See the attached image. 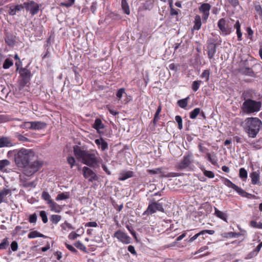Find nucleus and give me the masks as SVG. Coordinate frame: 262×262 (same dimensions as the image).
Segmentation results:
<instances>
[{
	"label": "nucleus",
	"mask_w": 262,
	"mask_h": 262,
	"mask_svg": "<svg viewBox=\"0 0 262 262\" xmlns=\"http://www.w3.org/2000/svg\"><path fill=\"white\" fill-rule=\"evenodd\" d=\"M251 61H252V60H248V59H246L243 60L241 62L240 68H251L252 67L251 63H250Z\"/></svg>",
	"instance_id": "09e8293b"
},
{
	"label": "nucleus",
	"mask_w": 262,
	"mask_h": 262,
	"mask_svg": "<svg viewBox=\"0 0 262 262\" xmlns=\"http://www.w3.org/2000/svg\"><path fill=\"white\" fill-rule=\"evenodd\" d=\"M70 197V193L69 192H64L62 193H59L56 198V201H61L67 199H69Z\"/></svg>",
	"instance_id": "7c9ffc66"
},
{
	"label": "nucleus",
	"mask_w": 262,
	"mask_h": 262,
	"mask_svg": "<svg viewBox=\"0 0 262 262\" xmlns=\"http://www.w3.org/2000/svg\"><path fill=\"white\" fill-rule=\"evenodd\" d=\"M255 10L258 13L260 17L262 18V7L259 4L254 6Z\"/></svg>",
	"instance_id": "052dcab7"
},
{
	"label": "nucleus",
	"mask_w": 262,
	"mask_h": 262,
	"mask_svg": "<svg viewBox=\"0 0 262 262\" xmlns=\"http://www.w3.org/2000/svg\"><path fill=\"white\" fill-rule=\"evenodd\" d=\"M13 64V60L10 58H7L3 65V68L4 69H8Z\"/></svg>",
	"instance_id": "4c0bfd02"
},
{
	"label": "nucleus",
	"mask_w": 262,
	"mask_h": 262,
	"mask_svg": "<svg viewBox=\"0 0 262 262\" xmlns=\"http://www.w3.org/2000/svg\"><path fill=\"white\" fill-rule=\"evenodd\" d=\"M5 187H4L1 191H0V195L4 199L5 196L7 195H11V189L8 188V185H5Z\"/></svg>",
	"instance_id": "c85d7f7f"
},
{
	"label": "nucleus",
	"mask_w": 262,
	"mask_h": 262,
	"mask_svg": "<svg viewBox=\"0 0 262 262\" xmlns=\"http://www.w3.org/2000/svg\"><path fill=\"white\" fill-rule=\"evenodd\" d=\"M31 121H25L22 124L19 125L20 128L27 129H31Z\"/></svg>",
	"instance_id": "a18cd8bd"
},
{
	"label": "nucleus",
	"mask_w": 262,
	"mask_h": 262,
	"mask_svg": "<svg viewBox=\"0 0 262 262\" xmlns=\"http://www.w3.org/2000/svg\"><path fill=\"white\" fill-rule=\"evenodd\" d=\"M125 90L124 88H121L118 90L116 94V96L119 98V100H120L122 98L123 94L125 93Z\"/></svg>",
	"instance_id": "0e129e2a"
},
{
	"label": "nucleus",
	"mask_w": 262,
	"mask_h": 262,
	"mask_svg": "<svg viewBox=\"0 0 262 262\" xmlns=\"http://www.w3.org/2000/svg\"><path fill=\"white\" fill-rule=\"evenodd\" d=\"M39 215L42 219V221L43 223H47L48 222V217L45 211H40Z\"/></svg>",
	"instance_id": "864d4df0"
},
{
	"label": "nucleus",
	"mask_w": 262,
	"mask_h": 262,
	"mask_svg": "<svg viewBox=\"0 0 262 262\" xmlns=\"http://www.w3.org/2000/svg\"><path fill=\"white\" fill-rule=\"evenodd\" d=\"M250 225L253 228L262 229V223L261 222L257 223L255 221H251L250 222Z\"/></svg>",
	"instance_id": "8fccbe9b"
},
{
	"label": "nucleus",
	"mask_w": 262,
	"mask_h": 262,
	"mask_svg": "<svg viewBox=\"0 0 262 262\" xmlns=\"http://www.w3.org/2000/svg\"><path fill=\"white\" fill-rule=\"evenodd\" d=\"M189 97H187L184 99H182L178 101L177 103L178 105L182 108H185L188 103Z\"/></svg>",
	"instance_id": "c756f323"
},
{
	"label": "nucleus",
	"mask_w": 262,
	"mask_h": 262,
	"mask_svg": "<svg viewBox=\"0 0 262 262\" xmlns=\"http://www.w3.org/2000/svg\"><path fill=\"white\" fill-rule=\"evenodd\" d=\"M121 7L124 11V13L126 14H129L130 11L129 8V6L126 0H122L121 1Z\"/></svg>",
	"instance_id": "2f4dec72"
},
{
	"label": "nucleus",
	"mask_w": 262,
	"mask_h": 262,
	"mask_svg": "<svg viewBox=\"0 0 262 262\" xmlns=\"http://www.w3.org/2000/svg\"><path fill=\"white\" fill-rule=\"evenodd\" d=\"M239 177L242 179L247 178V172L244 168H241L239 171Z\"/></svg>",
	"instance_id": "49530a36"
},
{
	"label": "nucleus",
	"mask_w": 262,
	"mask_h": 262,
	"mask_svg": "<svg viewBox=\"0 0 262 262\" xmlns=\"http://www.w3.org/2000/svg\"><path fill=\"white\" fill-rule=\"evenodd\" d=\"M36 183L35 181H32L28 182V183H24L23 184V187L25 188L27 187H32L35 188L36 187Z\"/></svg>",
	"instance_id": "13d9d810"
},
{
	"label": "nucleus",
	"mask_w": 262,
	"mask_h": 262,
	"mask_svg": "<svg viewBox=\"0 0 262 262\" xmlns=\"http://www.w3.org/2000/svg\"><path fill=\"white\" fill-rule=\"evenodd\" d=\"M24 8L27 11H29L32 15H34L38 13L39 10V5L34 1H30L28 2L23 3Z\"/></svg>",
	"instance_id": "9d476101"
},
{
	"label": "nucleus",
	"mask_w": 262,
	"mask_h": 262,
	"mask_svg": "<svg viewBox=\"0 0 262 262\" xmlns=\"http://www.w3.org/2000/svg\"><path fill=\"white\" fill-rule=\"evenodd\" d=\"M14 137L20 142H26L29 141V139L18 132L14 134Z\"/></svg>",
	"instance_id": "f704fd0d"
},
{
	"label": "nucleus",
	"mask_w": 262,
	"mask_h": 262,
	"mask_svg": "<svg viewBox=\"0 0 262 262\" xmlns=\"http://www.w3.org/2000/svg\"><path fill=\"white\" fill-rule=\"evenodd\" d=\"M210 71L209 70H205L203 71L201 75L202 78H205V81L207 82L209 79Z\"/></svg>",
	"instance_id": "de8ad7c7"
},
{
	"label": "nucleus",
	"mask_w": 262,
	"mask_h": 262,
	"mask_svg": "<svg viewBox=\"0 0 262 262\" xmlns=\"http://www.w3.org/2000/svg\"><path fill=\"white\" fill-rule=\"evenodd\" d=\"M186 236V233H183V234H182L181 235H180L179 236H178L177 239H176V241L174 242V243H173L171 245H169V246H168L167 247H171V246H174L176 245V244H177V243L179 241H180L181 240H182L183 238H184Z\"/></svg>",
	"instance_id": "bf43d9fd"
},
{
	"label": "nucleus",
	"mask_w": 262,
	"mask_h": 262,
	"mask_svg": "<svg viewBox=\"0 0 262 262\" xmlns=\"http://www.w3.org/2000/svg\"><path fill=\"white\" fill-rule=\"evenodd\" d=\"M41 198L46 201H47V204L50 203V201H53L51 199V196L47 191H43L41 194Z\"/></svg>",
	"instance_id": "ea45409f"
},
{
	"label": "nucleus",
	"mask_w": 262,
	"mask_h": 262,
	"mask_svg": "<svg viewBox=\"0 0 262 262\" xmlns=\"http://www.w3.org/2000/svg\"><path fill=\"white\" fill-rule=\"evenodd\" d=\"M13 145L11 140L7 137L0 138V148L4 147H11Z\"/></svg>",
	"instance_id": "a211bd4d"
},
{
	"label": "nucleus",
	"mask_w": 262,
	"mask_h": 262,
	"mask_svg": "<svg viewBox=\"0 0 262 262\" xmlns=\"http://www.w3.org/2000/svg\"><path fill=\"white\" fill-rule=\"evenodd\" d=\"M220 179L222 181L223 183L225 185L229 188H232L234 190L236 191V192L241 196L243 197H245L248 199H254L256 198V196L255 195L246 192L242 188L239 187L235 184L233 183L230 180L225 178L223 177H221Z\"/></svg>",
	"instance_id": "39448f33"
},
{
	"label": "nucleus",
	"mask_w": 262,
	"mask_h": 262,
	"mask_svg": "<svg viewBox=\"0 0 262 262\" xmlns=\"http://www.w3.org/2000/svg\"><path fill=\"white\" fill-rule=\"evenodd\" d=\"M65 244L67 249H68L72 253L74 254H77L78 253V251L73 246L67 243Z\"/></svg>",
	"instance_id": "774afa93"
},
{
	"label": "nucleus",
	"mask_w": 262,
	"mask_h": 262,
	"mask_svg": "<svg viewBox=\"0 0 262 262\" xmlns=\"http://www.w3.org/2000/svg\"><path fill=\"white\" fill-rule=\"evenodd\" d=\"M19 73L21 78L19 84L20 87L23 88L30 82L32 74L30 70L26 68H20Z\"/></svg>",
	"instance_id": "6e6552de"
},
{
	"label": "nucleus",
	"mask_w": 262,
	"mask_h": 262,
	"mask_svg": "<svg viewBox=\"0 0 262 262\" xmlns=\"http://www.w3.org/2000/svg\"><path fill=\"white\" fill-rule=\"evenodd\" d=\"M161 174V177L164 178H170V177H176L179 176V173L176 172H168L166 173V172L162 170V172L160 173Z\"/></svg>",
	"instance_id": "72a5a7b5"
},
{
	"label": "nucleus",
	"mask_w": 262,
	"mask_h": 262,
	"mask_svg": "<svg viewBox=\"0 0 262 262\" xmlns=\"http://www.w3.org/2000/svg\"><path fill=\"white\" fill-rule=\"evenodd\" d=\"M206 157L207 158L208 160L213 165H215L217 164V159L216 156L214 155L211 156L210 153H207L206 154Z\"/></svg>",
	"instance_id": "473e14b6"
},
{
	"label": "nucleus",
	"mask_w": 262,
	"mask_h": 262,
	"mask_svg": "<svg viewBox=\"0 0 262 262\" xmlns=\"http://www.w3.org/2000/svg\"><path fill=\"white\" fill-rule=\"evenodd\" d=\"M202 171L204 175L209 178H213L215 176L214 172L212 171L207 170L205 169H202Z\"/></svg>",
	"instance_id": "3c124183"
},
{
	"label": "nucleus",
	"mask_w": 262,
	"mask_h": 262,
	"mask_svg": "<svg viewBox=\"0 0 262 262\" xmlns=\"http://www.w3.org/2000/svg\"><path fill=\"white\" fill-rule=\"evenodd\" d=\"M202 83V81L201 80H196L193 82L192 84V89L193 91L196 92L197 91L201 85V84Z\"/></svg>",
	"instance_id": "37998d69"
},
{
	"label": "nucleus",
	"mask_w": 262,
	"mask_h": 262,
	"mask_svg": "<svg viewBox=\"0 0 262 262\" xmlns=\"http://www.w3.org/2000/svg\"><path fill=\"white\" fill-rule=\"evenodd\" d=\"M28 238H33L37 237L46 238L47 236L37 231H34L30 232L28 235Z\"/></svg>",
	"instance_id": "cd10ccee"
},
{
	"label": "nucleus",
	"mask_w": 262,
	"mask_h": 262,
	"mask_svg": "<svg viewBox=\"0 0 262 262\" xmlns=\"http://www.w3.org/2000/svg\"><path fill=\"white\" fill-rule=\"evenodd\" d=\"M154 1L152 0H147L145 2L144 5L145 9L150 10L153 8Z\"/></svg>",
	"instance_id": "c03bdc74"
},
{
	"label": "nucleus",
	"mask_w": 262,
	"mask_h": 262,
	"mask_svg": "<svg viewBox=\"0 0 262 262\" xmlns=\"http://www.w3.org/2000/svg\"><path fill=\"white\" fill-rule=\"evenodd\" d=\"M50 207L51 210L57 213H59L61 211V207L57 203L53 201H50V203L48 204Z\"/></svg>",
	"instance_id": "b1692460"
},
{
	"label": "nucleus",
	"mask_w": 262,
	"mask_h": 262,
	"mask_svg": "<svg viewBox=\"0 0 262 262\" xmlns=\"http://www.w3.org/2000/svg\"><path fill=\"white\" fill-rule=\"evenodd\" d=\"M10 162L9 160L7 159L0 160V171H5V168L7 166L9 165Z\"/></svg>",
	"instance_id": "c9c22d12"
},
{
	"label": "nucleus",
	"mask_w": 262,
	"mask_h": 262,
	"mask_svg": "<svg viewBox=\"0 0 262 262\" xmlns=\"http://www.w3.org/2000/svg\"><path fill=\"white\" fill-rule=\"evenodd\" d=\"M253 98V93L251 90L245 91L242 93L241 99L244 100V102L241 108L243 113L251 115L260 111L261 102L254 100Z\"/></svg>",
	"instance_id": "f257e3e1"
},
{
	"label": "nucleus",
	"mask_w": 262,
	"mask_h": 262,
	"mask_svg": "<svg viewBox=\"0 0 262 262\" xmlns=\"http://www.w3.org/2000/svg\"><path fill=\"white\" fill-rule=\"evenodd\" d=\"M194 25L193 27V30H199L201 29L202 26L201 18L199 15H195L194 20Z\"/></svg>",
	"instance_id": "5701e85b"
},
{
	"label": "nucleus",
	"mask_w": 262,
	"mask_h": 262,
	"mask_svg": "<svg viewBox=\"0 0 262 262\" xmlns=\"http://www.w3.org/2000/svg\"><path fill=\"white\" fill-rule=\"evenodd\" d=\"M24 9L23 4L13 5L10 7L9 14L10 15H14L17 12H19Z\"/></svg>",
	"instance_id": "412c9836"
},
{
	"label": "nucleus",
	"mask_w": 262,
	"mask_h": 262,
	"mask_svg": "<svg viewBox=\"0 0 262 262\" xmlns=\"http://www.w3.org/2000/svg\"><path fill=\"white\" fill-rule=\"evenodd\" d=\"M133 176V172L132 171H127L121 174L120 176L118 178L120 181H124L129 178Z\"/></svg>",
	"instance_id": "bb28decb"
},
{
	"label": "nucleus",
	"mask_w": 262,
	"mask_h": 262,
	"mask_svg": "<svg viewBox=\"0 0 262 262\" xmlns=\"http://www.w3.org/2000/svg\"><path fill=\"white\" fill-rule=\"evenodd\" d=\"M95 142L102 151H104L108 148L107 143L102 138L96 139Z\"/></svg>",
	"instance_id": "aec40b11"
},
{
	"label": "nucleus",
	"mask_w": 262,
	"mask_h": 262,
	"mask_svg": "<svg viewBox=\"0 0 262 262\" xmlns=\"http://www.w3.org/2000/svg\"><path fill=\"white\" fill-rule=\"evenodd\" d=\"M211 6L208 3H203L199 7V9L201 13H209Z\"/></svg>",
	"instance_id": "a878e982"
},
{
	"label": "nucleus",
	"mask_w": 262,
	"mask_h": 262,
	"mask_svg": "<svg viewBox=\"0 0 262 262\" xmlns=\"http://www.w3.org/2000/svg\"><path fill=\"white\" fill-rule=\"evenodd\" d=\"M215 231L213 230H204L200 231L198 234H199V236L205 235L206 233L212 235L214 233Z\"/></svg>",
	"instance_id": "e2e57ef3"
},
{
	"label": "nucleus",
	"mask_w": 262,
	"mask_h": 262,
	"mask_svg": "<svg viewBox=\"0 0 262 262\" xmlns=\"http://www.w3.org/2000/svg\"><path fill=\"white\" fill-rule=\"evenodd\" d=\"M201 208H203L206 209L208 212H210L211 210V206L209 203L206 202L202 204Z\"/></svg>",
	"instance_id": "680f3d73"
},
{
	"label": "nucleus",
	"mask_w": 262,
	"mask_h": 262,
	"mask_svg": "<svg viewBox=\"0 0 262 262\" xmlns=\"http://www.w3.org/2000/svg\"><path fill=\"white\" fill-rule=\"evenodd\" d=\"M175 120L178 124V128L182 129L183 128L182 118L180 116L177 115L175 117Z\"/></svg>",
	"instance_id": "603ef678"
},
{
	"label": "nucleus",
	"mask_w": 262,
	"mask_h": 262,
	"mask_svg": "<svg viewBox=\"0 0 262 262\" xmlns=\"http://www.w3.org/2000/svg\"><path fill=\"white\" fill-rule=\"evenodd\" d=\"M201 113L200 108H195L190 113V118L192 119H195L197 116Z\"/></svg>",
	"instance_id": "58836bf2"
},
{
	"label": "nucleus",
	"mask_w": 262,
	"mask_h": 262,
	"mask_svg": "<svg viewBox=\"0 0 262 262\" xmlns=\"http://www.w3.org/2000/svg\"><path fill=\"white\" fill-rule=\"evenodd\" d=\"M180 67L179 64H174L173 63H170L168 66V68L169 70L171 71H173L174 72H177L179 70V68Z\"/></svg>",
	"instance_id": "6e6d98bb"
},
{
	"label": "nucleus",
	"mask_w": 262,
	"mask_h": 262,
	"mask_svg": "<svg viewBox=\"0 0 262 262\" xmlns=\"http://www.w3.org/2000/svg\"><path fill=\"white\" fill-rule=\"evenodd\" d=\"M114 236L124 244H127L130 243V237L120 230L115 232Z\"/></svg>",
	"instance_id": "ddd939ff"
},
{
	"label": "nucleus",
	"mask_w": 262,
	"mask_h": 262,
	"mask_svg": "<svg viewBox=\"0 0 262 262\" xmlns=\"http://www.w3.org/2000/svg\"><path fill=\"white\" fill-rule=\"evenodd\" d=\"M82 172L83 177L85 179H88L89 182H92L93 181H97L98 179L97 174L88 167L84 166L82 168Z\"/></svg>",
	"instance_id": "f8f14e48"
},
{
	"label": "nucleus",
	"mask_w": 262,
	"mask_h": 262,
	"mask_svg": "<svg viewBox=\"0 0 262 262\" xmlns=\"http://www.w3.org/2000/svg\"><path fill=\"white\" fill-rule=\"evenodd\" d=\"M239 72L243 75L250 77H255V74L251 68H240Z\"/></svg>",
	"instance_id": "6ab92c4d"
},
{
	"label": "nucleus",
	"mask_w": 262,
	"mask_h": 262,
	"mask_svg": "<svg viewBox=\"0 0 262 262\" xmlns=\"http://www.w3.org/2000/svg\"><path fill=\"white\" fill-rule=\"evenodd\" d=\"M126 227L129 231L130 234L133 236V237L135 239H137L136 232L134 231L133 228L131 226H129L128 225H126Z\"/></svg>",
	"instance_id": "69168bd1"
},
{
	"label": "nucleus",
	"mask_w": 262,
	"mask_h": 262,
	"mask_svg": "<svg viewBox=\"0 0 262 262\" xmlns=\"http://www.w3.org/2000/svg\"><path fill=\"white\" fill-rule=\"evenodd\" d=\"M35 155L33 151L30 149L21 148L15 154L14 161L19 167H26L30 160H33Z\"/></svg>",
	"instance_id": "20e7f679"
},
{
	"label": "nucleus",
	"mask_w": 262,
	"mask_h": 262,
	"mask_svg": "<svg viewBox=\"0 0 262 262\" xmlns=\"http://www.w3.org/2000/svg\"><path fill=\"white\" fill-rule=\"evenodd\" d=\"M74 153L77 159L82 163L92 168L99 166V161L97 157V152L93 150H84L81 147H74Z\"/></svg>",
	"instance_id": "f03ea898"
},
{
	"label": "nucleus",
	"mask_w": 262,
	"mask_h": 262,
	"mask_svg": "<svg viewBox=\"0 0 262 262\" xmlns=\"http://www.w3.org/2000/svg\"><path fill=\"white\" fill-rule=\"evenodd\" d=\"M61 216L57 214H53L50 217V221L54 224H57L61 220Z\"/></svg>",
	"instance_id": "e433bc0d"
},
{
	"label": "nucleus",
	"mask_w": 262,
	"mask_h": 262,
	"mask_svg": "<svg viewBox=\"0 0 262 262\" xmlns=\"http://www.w3.org/2000/svg\"><path fill=\"white\" fill-rule=\"evenodd\" d=\"M208 41L209 42H213V43L216 44V46H219L221 44L222 40L219 36H216L214 38H210Z\"/></svg>",
	"instance_id": "a19ab883"
},
{
	"label": "nucleus",
	"mask_w": 262,
	"mask_h": 262,
	"mask_svg": "<svg viewBox=\"0 0 262 262\" xmlns=\"http://www.w3.org/2000/svg\"><path fill=\"white\" fill-rule=\"evenodd\" d=\"M216 44L207 41V54L208 58L211 59L214 56L216 52Z\"/></svg>",
	"instance_id": "4468645a"
},
{
	"label": "nucleus",
	"mask_w": 262,
	"mask_h": 262,
	"mask_svg": "<svg viewBox=\"0 0 262 262\" xmlns=\"http://www.w3.org/2000/svg\"><path fill=\"white\" fill-rule=\"evenodd\" d=\"M10 120V118L9 116L5 115H0V123L6 122Z\"/></svg>",
	"instance_id": "4d7b16f0"
},
{
	"label": "nucleus",
	"mask_w": 262,
	"mask_h": 262,
	"mask_svg": "<svg viewBox=\"0 0 262 262\" xmlns=\"http://www.w3.org/2000/svg\"><path fill=\"white\" fill-rule=\"evenodd\" d=\"M262 127L261 121L257 117H249L243 123L244 131L249 137L255 138Z\"/></svg>",
	"instance_id": "7ed1b4c3"
},
{
	"label": "nucleus",
	"mask_w": 262,
	"mask_h": 262,
	"mask_svg": "<svg viewBox=\"0 0 262 262\" xmlns=\"http://www.w3.org/2000/svg\"><path fill=\"white\" fill-rule=\"evenodd\" d=\"M217 27L221 32V34L224 36L228 35L231 32V28L229 27L226 20L221 18L217 22Z\"/></svg>",
	"instance_id": "9b49d317"
},
{
	"label": "nucleus",
	"mask_w": 262,
	"mask_h": 262,
	"mask_svg": "<svg viewBox=\"0 0 262 262\" xmlns=\"http://www.w3.org/2000/svg\"><path fill=\"white\" fill-rule=\"evenodd\" d=\"M42 161L39 160L37 157L33 160H30L27 165L28 167L25 170L24 173L27 176H31L36 172L42 167Z\"/></svg>",
	"instance_id": "423d86ee"
},
{
	"label": "nucleus",
	"mask_w": 262,
	"mask_h": 262,
	"mask_svg": "<svg viewBox=\"0 0 262 262\" xmlns=\"http://www.w3.org/2000/svg\"><path fill=\"white\" fill-rule=\"evenodd\" d=\"M93 128L97 130V132L100 133V129H103L104 127V124L102 123V121L99 118L96 119L94 124L93 125Z\"/></svg>",
	"instance_id": "4be33fe9"
},
{
	"label": "nucleus",
	"mask_w": 262,
	"mask_h": 262,
	"mask_svg": "<svg viewBox=\"0 0 262 262\" xmlns=\"http://www.w3.org/2000/svg\"><path fill=\"white\" fill-rule=\"evenodd\" d=\"M147 171L150 174H156L162 172V168H158L154 169H148Z\"/></svg>",
	"instance_id": "5fc2aeb1"
},
{
	"label": "nucleus",
	"mask_w": 262,
	"mask_h": 262,
	"mask_svg": "<svg viewBox=\"0 0 262 262\" xmlns=\"http://www.w3.org/2000/svg\"><path fill=\"white\" fill-rule=\"evenodd\" d=\"M75 246L79 249V250L84 252L86 251V248L85 246L79 241H77L74 244Z\"/></svg>",
	"instance_id": "79ce46f5"
},
{
	"label": "nucleus",
	"mask_w": 262,
	"mask_h": 262,
	"mask_svg": "<svg viewBox=\"0 0 262 262\" xmlns=\"http://www.w3.org/2000/svg\"><path fill=\"white\" fill-rule=\"evenodd\" d=\"M5 40L8 46L13 47L16 43V36L12 33L7 32L5 34Z\"/></svg>",
	"instance_id": "2eb2a0df"
},
{
	"label": "nucleus",
	"mask_w": 262,
	"mask_h": 262,
	"mask_svg": "<svg viewBox=\"0 0 262 262\" xmlns=\"http://www.w3.org/2000/svg\"><path fill=\"white\" fill-rule=\"evenodd\" d=\"M37 215L36 213L31 214L29 216V221L30 223H35L36 222Z\"/></svg>",
	"instance_id": "338daca9"
},
{
	"label": "nucleus",
	"mask_w": 262,
	"mask_h": 262,
	"mask_svg": "<svg viewBox=\"0 0 262 262\" xmlns=\"http://www.w3.org/2000/svg\"><path fill=\"white\" fill-rule=\"evenodd\" d=\"M31 129L40 130L47 126V123L41 121H31Z\"/></svg>",
	"instance_id": "f3484780"
},
{
	"label": "nucleus",
	"mask_w": 262,
	"mask_h": 262,
	"mask_svg": "<svg viewBox=\"0 0 262 262\" xmlns=\"http://www.w3.org/2000/svg\"><path fill=\"white\" fill-rule=\"evenodd\" d=\"M157 211L164 212V209L162 203L153 200L149 203L146 210L142 214L143 215L148 216L155 213Z\"/></svg>",
	"instance_id": "0eeeda50"
},
{
	"label": "nucleus",
	"mask_w": 262,
	"mask_h": 262,
	"mask_svg": "<svg viewBox=\"0 0 262 262\" xmlns=\"http://www.w3.org/2000/svg\"><path fill=\"white\" fill-rule=\"evenodd\" d=\"M214 210L215 214L217 217L227 222V215L226 213L218 210L216 207H214Z\"/></svg>",
	"instance_id": "393cba45"
},
{
	"label": "nucleus",
	"mask_w": 262,
	"mask_h": 262,
	"mask_svg": "<svg viewBox=\"0 0 262 262\" xmlns=\"http://www.w3.org/2000/svg\"><path fill=\"white\" fill-rule=\"evenodd\" d=\"M193 163V155L192 153H186L183 159L177 165V168L180 170L186 169Z\"/></svg>",
	"instance_id": "1a4fd4ad"
},
{
	"label": "nucleus",
	"mask_w": 262,
	"mask_h": 262,
	"mask_svg": "<svg viewBox=\"0 0 262 262\" xmlns=\"http://www.w3.org/2000/svg\"><path fill=\"white\" fill-rule=\"evenodd\" d=\"M260 172L259 170L253 171L250 173V177L251 178V182L253 185H261L260 179Z\"/></svg>",
	"instance_id": "dca6fc26"
}]
</instances>
